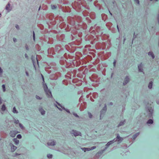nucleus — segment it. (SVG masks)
<instances>
[{"instance_id": "nucleus-39", "label": "nucleus", "mask_w": 159, "mask_h": 159, "mask_svg": "<svg viewBox=\"0 0 159 159\" xmlns=\"http://www.w3.org/2000/svg\"><path fill=\"white\" fill-rule=\"evenodd\" d=\"M66 112H67L69 113H70V111L69 110H68V109H66V110H65Z\"/></svg>"}, {"instance_id": "nucleus-40", "label": "nucleus", "mask_w": 159, "mask_h": 159, "mask_svg": "<svg viewBox=\"0 0 159 159\" xmlns=\"http://www.w3.org/2000/svg\"><path fill=\"white\" fill-rule=\"evenodd\" d=\"M157 20H158V23L159 24V14L158 15V16H157Z\"/></svg>"}, {"instance_id": "nucleus-46", "label": "nucleus", "mask_w": 159, "mask_h": 159, "mask_svg": "<svg viewBox=\"0 0 159 159\" xmlns=\"http://www.w3.org/2000/svg\"><path fill=\"white\" fill-rule=\"evenodd\" d=\"M117 29H118V31L119 32V27H118V25H117Z\"/></svg>"}, {"instance_id": "nucleus-56", "label": "nucleus", "mask_w": 159, "mask_h": 159, "mask_svg": "<svg viewBox=\"0 0 159 159\" xmlns=\"http://www.w3.org/2000/svg\"><path fill=\"white\" fill-rule=\"evenodd\" d=\"M99 154V152H98L97 154H96V155H98Z\"/></svg>"}, {"instance_id": "nucleus-31", "label": "nucleus", "mask_w": 159, "mask_h": 159, "mask_svg": "<svg viewBox=\"0 0 159 159\" xmlns=\"http://www.w3.org/2000/svg\"><path fill=\"white\" fill-rule=\"evenodd\" d=\"M73 114L74 116H75V117H78V118H79V116L77 115V114L75 112H73Z\"/></svg>"}, {"instance_id": "nucleus-24", "label": "nucleus", "mask_w": 159, "mask_h": 159, "mask_svg": "<svg viewBox=\"0 0 159 159\" xmlns=\"http://www.w3.org/2000/svg\"><path fill=\"white\" fill-rule=\"evenodd\" d=\"M2 110L3 111H4L6 110V107H5V106L4 104H3L2 106Z\"/></svg>"}, {"instance_id": "nucleus-50", "label": "nucleus", "mask_w": 159, "mask_h": 159, "mask_svg": "<svg viewBox=\"0 0 159 159\" xmlns=\"http://www.w3.org/2000/svg\"><path fill=\"white\" fill-rule=\"evenodd\" d=\"M26 75H27V76H29V74H28V72H26Z\"/></svg>"}, {"instance_id": "nucleus-27", "label": "nucleus", "mask_w": 159, "mask_h": 159, "mask_svg": "<svg viewBox=\"0 0 159 159\" xmlns=\"http://www.w3.org/2000/svg\"><path fill=\"white\" fill-rule=\"evenodd\" d=\"M88 114L89 117L90 118H91L93 116L91 113H90L89 112H88Z\"/></svg>"}, {"instance_id": "nucleus-1", "label": "nucleus", "mask_w": 159, "mask_h": 159, "mask_svg": "<svg viewBox=\"0 0 159 159\" xmlns=\"http://www.w3.org/2000/svg\"><path fill=\"white\" fill-rule=\"evenodd\" d=\"M70 133L71 134H73L75 136H82L81 133L75 130L72 129L70 132Z\"/></svg>"}, {"instance_id": "nucleus-34", "label": "nucleus", "mask_w": 159, "mask_h": 159, "mask_svg": "<svg viewBox=\"0 0 159 159\" xmlns=\"http://www.w3.org/2000/svg\"><path fill=\"white\" fill-rule=\"evenodd\" d=\"M36 99H42V98H41L40 97H39V96L38 95H36Z\"/></svg>"}, {"instance_id": "nucleus-44", "label": "nucleus", "mask_w": 159, "mask_h": 159, "mask_svg": "<svg viewBox=\"0 0 159 159\" xmlns=\"http://www.w3.org/2000/svg\"><path fill=\"white\" fill-rule=\"evenodd\" d=\"M57 102V104H58L59 106H60L61 107L62 106L61 105L60 103H58V102Z\"/></svg>"}, {"instance_id": "nucleus-37", "label": "nucleus", "mask_w": 159, "mask_h": 159, "mask_svg": "<svg viewBox=\"0 0 159 159\" xmlns=\"http://www.w3.org/2000/svg\"><path fill=\"white\" fill-rule=\"evenodd\" d=\"M15 27L17 30H19V26L18 25H16Z\"/></svg>"}, {"instance_id": "nucleus-42", "label": "nucleus", "mask_w": 159, "mask_h": 159, "mask_svg": "<svg viewBox=\"0 0 159 159\" xmlns=\"http://www.w3.org/2000/svg\"><path fill=\"white\" fill-rule=\"evenodd\" d=\"M156 102L158 104H159V99L157 100Z\"/></svg>"}, {"instance_id": "nucleus-48", "label": "nucleus", "mask_w": 159, "mask_h": 159, "mask_svg": "<svg viewBox=\"0 0 159 159\" xmlns=\"http://www.w3.org/2000/svg\"><path fill=\"white\" fill-rule=\"evenodd\" d=\"M42 79L43 80V82H44V78H43V76L42 75Z\"/></svg>"}, {"instance_id": "nucleus-59", "label": "nucleus", "mask_w": 159, "mask_h": 159, "mask_svg": "<svg viewBox=\"0 0 159 159\" xmlns=\"http://www.w3.org/2000/svg\"><path fill=\"white\" fill-rule=\"evenodd\" d=\"M1 14L0 13V17H1Z\"/></svg>"}, {"instance_id": "nucleus-47", "label": "nucleus", "mask_w": 159, "mask_h": 159, "mask_svg": "<svg viewBox=\"0 0 159 159\" xmlns=\"http://www.w3.org/2000/svg\"><path fill=\"white\" fill-rule=\"evenodd\" d=\"M25 47H26V49L27 50H28V49H29V48H28V47L27 46H26Z\"/></svg>"}, {"instance_id": "nucleus-61", "label": "nucleus", "mask_w": 159, "mask_h": 159, "mask_svg": "<svg viewBox=\"0 0 159 159\" xmlns=\"http://www.w3.org/2000/svg\"><path fill=\"white\" fill-rule=\"evenodd\" d=\"M14 42H15V41H16V40H14Z\"/></svg>"}, {"instance_id": "nucleus-57", "label": "nucleus", "mask_w": 159, "mask_h": 159, "mask_svg": "<svg viewBox=\"0 0 159 159\" xmlns=\"http://www.w3.org/2000/svg\"><path fill=\"white\" fill-rule=\"evenodd\" d=\"M40 8H41V7L40 6V7H39V9H38V10L39 11L40 9Z\"/></svg>"}, {"instance_id": "nucleus-15", "label": "nucleus", "mask_w": 159, "mask_h": 159, "mask_svg": "<svg viewBox=\"0 0 159 159\" xmlns=\"http://www.w3.org/2000/svg\"><path fill=\"white\" fill-rule=\"evenodd\" d=\"M31 59H32V62H33V64L34 65L35 61V60H36V61H37V62L38 64V60H37V58H35V57H34L33 56H32L31 57Z\"/></svg>"}, {"instance_id": "nucleus-3", "label": "nucleus", "mask_w": 159, "mask_h": 159, "mask_svg": "<svg viewBox=\"0 0 159 159\" xmlns=\"http://www.w3.org/2000/svg\"><path fill=\"white\" fill-rule=\"evenodd\" d=\"M146 110L149 116L151 117L153 112V109L151 107H148L146 108Z\"/></svg>"}, {"instance_id": "nucleus-32", "label": "nucleus", "mask_w": 159, "mask_h": 159, "mask_svg": "<svg viewBox=\"0 0 159 159\" xmlns=\"http://www.w3.org/2000/svg\"><path fill=\"white\" fill-rule=\"evenodd\" d=\"M96 148V147L95 146H93L91 148H89L90 151L93 150Z\"/></svg>"}, {"instance_id": "nucleus-43", "label": "nucleus", "mask_w": 159, "mask_h": 159, "mask_svg": "<svg viewBox=\"0 0 159 159\" xmlns=\"http://www.w3.org/2000/svg\"><path fill=\"white\" fill-rule=\"evenodd\" d=\"M116 63V61H114V62H113V64H114V66H115Z\"/></svg>"}, {"instance_id": "nucleus-18", "label": "nucleus", "mask_w": 159, "mask_h": 159, "mask_svg": "<svg viewBox=\"0 0 159 159\" xmlns=\"http://www.w3.org/2000/svg\"><path fill=\"white\" fill-rule=\"evenodd\" d=\"M13 140L14 142L17 145L19 144V141L16 138L14 139Z\"/></svg>"}, {"instance_id": "nucleus-29", "label": "nucleus", "mask_w": 159, "mask_h": 159, "mask_svg": "<svg viewBox=\"0 0 159 159\" xmlns=\"http://www.w3.org/2000/svg\"><path fill=\"white\" fill-rule=\"evenodd\" d=\"M2 88L3 89V92H5L6 91L5 85L4 84H3L2 85Z\"/></svg>"}, {"instance_id": "nucleus-13", "label": "nucleus", "mask_w": 159, "mask_h": 159, "mask_svg": "<svg viewBox=\"0 0 159 159\" xmlns=\"http://www.w3.org/2000/svg\"><path fill=\"white\" fill-rule=\"evenodd\" d=\"M148 55L149 56L151 57L152 59H154L155 58V56L152 52H149L148 53Z\"/></svg>"}, {"instance_id": "nucleus-14", "label": "nucleus", "mask_w": 159, "mask_h": 159, "mask_svg": "<svg viewBox=\"0 0 159 159\" xmlns=\"http://www.w3.org/2000/svg\"><path fill=\"white\" fill-rule=\"evenodd\" d=\"M39 111L40 112L42 115H43L45 113V111L42 108H40L39 109Z\"/></svg>"}, {"instance_id": "nucleus-38", "label": "nucleus", "mask_w": 159, "mask_h": 159, "mask_svg": "<svg viewBox=\"0 0 159 159\" xmlns=\"http://www.w3.org/2000/svg\"><path fill=\"white\" fill-rule=\"evenodd\" d=\"M136 37V35H135V33H134V38L132 39L133 40H134V39H135Z\"/></svg>"}, {"instance_id": "nucleus-30", "label": "nucleus", "mask_w": 159, "mask_h": 159, "mask_svg": "<svg viewBox=\"0 0 159 159\" xmlns=\"http://www.w3.org/2000/svg\"><path fill=\"white\" fill-rule=\"evenodd\" d=\"M22 136L21 134H19L17 135V138L19 139H20L21 138Z\"/></svg>"}, {"instance_id": "nucleus-28", "label": "nucleus", "mask_w": 159, "mask_h": 159, "mask_svg": "<svg viewBox=\"0 0 159 159\" xmlns=\"http://www.w3.org/2000/svg\"><path fill=\"white\" fill-rule=\"evenodd\" d=\"M14 123L16 124L19 123V120H16L15 119L14 120Z\"/></svg>"}, {"instance_id": "nucleus-45", "label": "nucleus", "mask_w": 159, "mask_h": 159, "mask_svg": "<svg viewBox=\"0 0 159 159\" xmlns=\"http://www.w3.org/2000/svg\"><path fill=\"white\" fill-rule=\"evenodd\" d=\"M109 11L110 15L112 16V13L109 10Z\"/></svg>"}, {"instance_id": "nucleus-23", "label": "nucleus", "mask_w": 159, "mask_h": 159, "mask_svg": "<svg viewBox=\"0 0 159 159\" xmlns=\"http://www.w3.org/2000/svg\"><path fill=\"white\" fill-rule=\"evenodd\" d=\"M43 86L44 91L48 89V87L46 84H43Z\"/></svg>"}, {"instance_id": "nucleus-53", "label": "nucleus", "mask_w": 159, "mask_h": 159, "mask_svg": "<svg viewBox=\"0 0 159 159\" xmlns=\"http://www.w3.org/2000/svg\"><path fill=\"white\" fill-rule=\"evenodd\" d=\"M15 155H20V154H18V153H15Z\"/></svg>"}, {"instance_id": "nucleus-55", "label": "nucleus", "mask_w": 159, "mask_h": 159, "mask_svg": "<svg viewBox=\"0 0 159 159\" xmlns=\"http://www.w3.org/2000/svg\"><path fill=\"white\" fill-rule=\"evenodd\" d=\"M25 57H27V55L26 54H25Z\"/></svg>"}, {"instance_id": "nucleus-17", "label": "nucleus", "mask_w": 159, "mask_h": 159, "mask_svg": "<svg viewBox=\"0 0 159 159\" xmlns=\"http://www.w3.org/2000/svg\"><path fill=\"white\" fill-rule=\"evenodd\" d=\"M139 133H137L135 134L132 137V139L134 140L139 135Z\"/></svg>"}, {"instance_id": "nucleus-22", "label": "nucleus", "mask_w": 159, "mask_h": 159, "mask_svg": "<svg viewBox=\"0 0 159 159\" xmlns=\"http://www.w3.org/2000/svg\"><path fill=\"white\" fill-rule=\"evenodd\" d=\"M152 81H151L149 82L148 85V87L149 89H151L152 88Z\"/></svg>"}, {"instance_id": "nucleus-62", "label": "nucleus", "mask_w": 159, "mask_h": 159, "mask_svg": "<svg viewBox=\"0 0 159 159\" xmlns=\"http://www.w3.org/2000/svg\"><path fill=\"white\" fill-rule=\"evenodd\" d=\"M133 43V41L132 40V43Z\"/></svg>"}, {"instance_id": "nucleus-26", "label": "nucleus", "mask_w": 159, "mask_h": 159, "mask_svg": "<svg viewBox=\"0 0 159 159\" xmlns=\"http://www.w3.org/2000/svg\"><path fill=\"white\" fill-rule=\"evenodd\" d=\"M19 125L20 127L22 129H24V127L23 125L20 123H19Z\"/></svg>"}, {"instance_id": "nucleus-49", "label": "nucleus", "mask_w": 159, "mask_h": 159, "mask_svg": "<svg viewBox=\"0 0 159 159\" xmlns=\"http://www.w3.org/2000/svg\"><path fill=\"white\" fill-rule=\"evenodd\" d=\"M61 107L62 108V109H64V110H66V108H65V107H63L62 106H61Z\"/></svg>"}, {"instance_id": "nucleus-5", "label": "nucleus", "mask_w": 159, "mask_h": 159, "mask_svg": "<svg viewBox=\"0 0 159 159\" xmlns=\"http://www.w3.org/2000/svg\"><path fill=\"white\" fill-rule=\"evenodd\" d=\"M114 139L115 140V142L118 141L119 143L121 142L123 140V139L120 136L119 134H118L117 135V136L116 138Z\"/></svg>"}, {"instance_id": "nucleus-36", "label": "nucleus", "mask_w": 159, "mask_h": 159, "mask_svg": "<svg viewBox=\"0 0 159 159\" xmlns=\"http://www.w3.org/2000/svg\"><path fill=\"white\" fill-rule=\"evenodd\" d=\"M134 2L137 3L138 4H139V0H134Z\"/></svg>"}, {"instance_id": "nucleus-20", "label": "nucleus", "mask_w": 159, "mask_h": 159, "mask_svg": "<svg viewBox=\"0 0 159 159\" xmlns=\"http://www.w3.org/2000/svg\"><path fill=\"white\" fill-rule=\"evenodd\" d=\"M153 122V120L152 119L149 120L147 122V124H152Z\"/></svg>"}, {"instance_id": "nucleus-12", "label": "nucleus", "mask_w": 159, "mask_h": 159, "mask_svg": "<svg viewBox=\"0 0 159 159\" xmlns=\"http://www.w3.org/2000/svg\"><path fill=\"white\" fill-rule=\"evenodd\" d=\"M10 4L9 3H8L7 5H6V9L7 10L8 12H9L11 10V8L10 7Z\"/></svg>"}, {"instance_id": "nucleus-35", "label": "nucleus", "mask_w": 159, "mask_h": 159, "mask_svg": "<svg viewBox=\"0 0 159 159\" xmlns=\"http://www.w3.org/2000/svg\"><path fill=\"white\" fill-rule=\"evenodd\" d=\"M51 7H52V8L53 9H56V7L54 5H52Z\"/></svg>"}, {"instance_id": "nucleus-25", "label": "nucleus", "mask_w": 159, "mask_h": 159, "mask_svg": "<svg viewBox=\"0 0 159 159\" xmlns=\"http://www.w3.org/2000/svg\"><path fill=\"white\" fill-rule=\"evenodd\" d=\"M47 157L48 158L51 159L52 158V155L51 154H48L47 155Z\"/></svg>"}, {"instance_id": "nucleus-2", "label": "nucleus", "mask_w": 159, "mask_h": 159, "mask_svg": "<svg viewBox=\"0 0 159 159\" xmlns=\"http://www.w3.org/2000/svg\"><path fill=\"white\" fill-rule=\"evenodd\" d=\"M115 142V139H113V140L108 142L105 145L106 147L105 148L102 150V152L105 151L110 145L112 144Z\"/></svg>"}, {"instance_id": "nucleus-21", "label": "nucleus", "mask_w": 159, "mask_h": 159, "mask_svg": "<svg viewBox=\"0 0 159 159\" xmlns=\"http://www.w3.org/2000/svg\"><path fill=\"white\" fill-rule=\"evenodd\" d=\"M12 112L14 113H18V111L16 110V108L15 107H14L12 110Z\"/></svg>"}, {"instance_id": "nucleus-54", "label": "nucleus", "mask_w": 159, "mask_h": 159, "mask_svg": "<svg viewBox=\"0 0 159 159\" xmlns=\"http://www.w3.org/2000/svg\"><path fill=\"white\" fill-rule=\"evenodd\" d=\"M13 40H17V39L16 38H13Z\"/></svg>"}, {"instance_id": "nucleus-9", "label": "nucleus", "mask_w": 159, "mask_h": 159, "mask_svg": "<svg viewBox=\"0 0 159 159\" xmlns=\"http://www.w3.org/2000/svg\"><path fill=\"white\" fill-rule=\"evenodd\" d=\"M50 142H48L47 143L48 146H54L56 144V141L54 140H51Z\"/></svg>"}, {"instance_id": "nucleus-4", "label": "nucleus", "mask_w": 159, "mask_h": 159, "mask_svg": "<svg viewBox=\"0 0 159 159\" xmlns=\"http://www.w3.org/2000/svg\"><path fill=\"white\" fill-rule=\"evenodd\" d=\"M130 78L129 76H127L124 78V81L123 83V84L124 86L126 85L130 81Z\"/></svg>"}, {"instance_id": "nucleus-16", "label": "nucleus", "mask_w": 159, "mask_h": 159, "mask_svg": "<svg viewBox=\"0 0 159 159\" xmlns=\"http://www.w3.org/2000/svg\"><path fill=\"white\" fill-rule=\"evenodd\" d=\"M17 148V147L13 145H11V150L12 152H14Z\"/></svg>"}, {"instance_id": "nucleus-6", "label": "nucleus", "mask_w": 159, "mask_h": 159, "mask_svg": "<svg viewBox=\"0 0 159 159\" xmlns=\"http://www.w3.org/2000/svg\"><path fill=\"white\" fill-rule=\"evenodd\" d=\"M18 133H19V132L17 131L12 130L10 132L9 134L11 137H14L15 136L16 134Z\"/></svg>"}, {"instance_id": "nucleus-7", "label": "nucleus", "mask_w": 159, "mask_h": 159, "mask_svg": "<svg viewBox=\"0 0 159 159\" xmlns=\"http://www.w3.org/2000/svg\"><path fill=\"white\" fill-rule=\"evenodd\" d=\"M143 64L142 63H141L138 65V70L139 72H143Z\"/></svg>"}, {"instance_id": "nucleus-41", "label": "nucleus", "mask_w": 159, "mask_h": 159, "mask_svg": "<svg viewBox=\"0 0 159 159\" xmlns=\"http://www.w3.org/2000/svg\"><path fill=\"white\" fill-rule=\"evenodd\" d=\"M2 103V99L1 98H0V104H1Z\"/></svg>"}, {"instance_id": "nucleus-52", "label": "nucleus", "mask_w": 159, "mask_h": 159, "mask_svg": "<svg viewBox=\"0 0 159 159\" xmlns=\"http://www.w3.org/2000/svg\"><path fill=\"white\" fill-rule=\"evenodd\" d=\"M110 105H113V103H112V102H111L110 103Z\"/></svg>"}, {"instance_id": "nucleus-8", "label": "nucleus", "mask_w": 159, "mask_h": 159, "mask_svg": "<svg viewBox=\"0 0 159 159\" xmlns=\"http://www.w3.org/2000/svg\"><path fill=\"white\" fill-rule=\"evenodd\" d=\"M45 92L48 98H50L52 97L51 92L48 89L45 91Z\"/></svg>"}, {"instance_id": "nucleus-19", "label": "nucleus", "mask_w": 159, "mask_h": 159, "mask_svg": "<svg viewBox=\"0 0 159 159\" xmlns=\"http://www.w3.org/2000/svg\"><path fill=\"white\" fill-rule=\"evenodd\" d=\"M81 149L83 151L85 152L86 151H90L89 148H82Z\"/></svg>"}, {"instance_id": "nucleus-11", "label": "nucleus", "mask_w": 159, "mask_h": 159, "mask_svg": "<svg viewBox=\"0 0 159 159\" xmlns=\"http://www.w3.org/2000/svg\"><path fill=\"white\" fill-rule=\"evenodd\" d=\"M126 122L125 120H122L121 121L119 124L117 126L118 127H119L123 126L125 124Z\"/></svg>"}, {"instance_id": "nucleus-51", "label": "nucleus", "mask_w": 159, "mask_h": 159, "mask_svg": "<svg viewBox=\"0 0 159 159\" xmlns=\"http://www.w3.org/2000/svg\"><path fill=\"white\" fill-rule=\"evenodd\" d=\"M57 108L59 109V110L60 111H62V109H61L60 108H59L58 107H57Z\"/></svg>"}, {"instance_id": "nucleus-33", "label": "nucleus", "mask_w": 159, "mask_h": 159, "mask_svg": "<svg viewBox=\"0 0 159 159\" xmlns=\"http://www.w3.org/2000/svg\"><path fill=\"white\" fill-rule=\"evenodd\" d=\"M33 40H35V33H34V31H33Z\"/></svg>"}, {"instance_id": "nucleus-10", "label": "nucleus", "mask_w": 159, "mask_h": 159, "mask_svg": "<svg viewBox=\"0 0 159 159\" xmlns=\"http://www.w3.org/2000/svg\"><path fill=\"white\" fill-rule=\"evenodd\" d=\"M106 105L105 104V107H104L101 111L100 114V119H101V117L103 114L105 113L106 111Z\"/></svg>"}, {"instance_id": "nucleus-58", "label": "nucleus", "mask_w": 159, "mask_h": 159, "mask_svg": "<svg viewBox=\"0 0 159 159\" xmlns=\"http://www.w3.org/2000/svg\"><path fill=\"white\" fill-rule=\"evenodd\" d=\"M55 105V106L56 107H57H57H57V105Z\"/></svg>"}, {"instance_id": "nucleus-60", "label": "nucleus", "mask_w": 159, "mask_h": 159, "mask_svg": "<svg viewBox=\"0 0 159 159\" xmlns=\"http://www.w3.org/2000/svg\"><path fill=\"white\" fill-rule=\"evenodd\" d=\"M123 40H126V39L125 38H124Z\"/></svg>"}]
</instances>
